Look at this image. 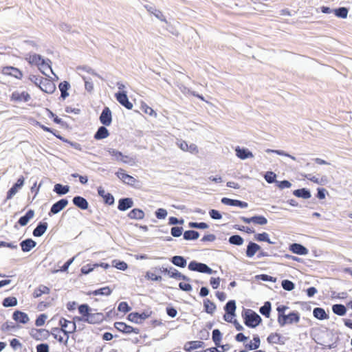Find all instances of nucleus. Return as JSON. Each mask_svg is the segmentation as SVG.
<instances>
[{
  "mask_svg": "<svg viewBox=\"0 0 352 352\" xmlns=\"http://www.w3.org/2000/svg\"><path fill=\"white\" fill-rule=\"evenodd\" d=\"M253 223L263 226L267 223V219L263 216H254Z\"/></svg>",
  "mask_w": 352,
  "mask_h": 352,
  "instance_id": "nucleus-55",
  "label": "nucleus"
},
{
  "mask_svg": "<svg viewBox=\"0 0 352 352\" xmlns=\"http://www.w3.org/2000/svg\"><path fill=\"white\" fill-rule=\"evenodd\" d=\"M277 321L280 327H284L288 324L287 314L278 316Z\"/></svg>",
  "mask_w": 352,
  "mask_h": 352,
  "instance_id": "nucleus-60",
  "label": "nucleus"
},
{
  "mask_svg": "<svg viewBox=\"0 0 352 352\" xmlns=\"http://www.w3.org/2000/svg\"><path fill=\"white\" fill-rule=\"evenodd\" d=\"M21 250L24 252H30L36 245V242L32 239H26L20 243Z\"/></svg>",
  "mask_w": 352,
  "mask_h": 352,
  "instance_id": "nucleus-18",
  "label": "nucleus"
},
{
  "mask_svg": "<svg viewBox=\"0 0 352 352\" xmlns=\"http://www.w3.org/2000/svg\"><path fill=\"white\" fill-rule=\"evenodd\" d=\"M112 292V290L109 287H104L92 292V294L94 296L104 295L109 296Z\"/></svg>",
  "mask_w": 352,
  "mask_h": 352,
  "instance_id": "nucleus-45",
  "label": "nucleus"
},
{
  "mask_svg": "<svg viewBox=\"0 0 352 352\" xmlns=\"http://www.w3.org/2000/svg\"><path fill=\"white\" fill-rule=\"evenodd\" d=\"M314 316L318 320H324L329 318V316L323 308L316 307L313 310Z\"/></svg>",
  "mask_w": 352,
  "mask_h": 352,
  "instance_id": "nucleus-30",
  "label": "nucleus"
},
{
  "mask_svg": "<svg viewBox=\"0 0 352 352\" xmlns=\"http://www.w3.org/2000/svg\"><path fill=\"white\" fill-rule=\"evenodd\" d=\"M31 336L36 340H41L47 339L50 336V332L45 329H32Z\"/></svg>",
  "mask_w": 352,
  "mask_h": 352,
  "instance_id": "nucleus-13",
  "label": "nucleus"
},
{
  "mask_svg": "<svg viewBox=\"0 0 352 352\" xmlns=\"http://www.w3.org/2000/svg\"><path fill=\"white\" fill-rule=\"evenodd\" d=\"M118 309L120 311L127 313L131 309V308L129 306L126 302H121L118 305Z\"/></svg>",
  "mask_w": 352,
  "mask_h": 352,
  "instance_id": "nucleus-62",
  "label": "nucleus"
},
{
  "mask_svg": "<svg viewBox=\"0 0 352 352\" xmlns=\"http://www.w3.org/2000/svg\"><path fill=\"white\" fill-rule=\"evenodd\" d=\"M5 307H14L17 305V299L15 297L5 298L2 302Z\"/></svg>",
  "mask_w": 352,
  "mask_h": 352,
  "instance_id": "nucleus-44",
  "label": "nucleus"
},
{
  "mask_svg": "<svg viewBox=\"0 0 352 352\" xmlns=\"http://www.w3.org/2000/svg\"><path fill=\"white\" fill-rule=\"evenodd\" d=\"M104 319V316L102 313H89L85 318H80V317H75L74 320L84 321L89 324H97L102 322Z\"/></svg>",
  "mask_w": 352,
  "mask_h": 352,
  "instance_id": "nucleus-3",
  "label": "nucleus"
},
{
  "mask_svg": "<svg viewBox=\"0 0 352 352\" xmlns=\"http://www.w3.org/2000/svg\"><path fill=\"white\" fill-rule=\"evenodd\" d=\"M228 241L232 245H235L239 246V245H243L244 240L240 235L234 234V235H232L229 238Z\"/></svg>",
  "mask_w": 352,
  "mask_h": 352,
  "instance_id": "nucleus-41",
  "label": "nucleus"
},
{
  "mask_svg": "<svg viewBox=\"0 0 352 352\" xmlns=\"http://www.w3.org/2000/svg\"><path fill=\"white\" fill-rule=\"evenodd\" d=\"M49 63H51V60L50 59H47V60H42V63H41L40 65L38 66L41 72L46 76H48L47 70H50L52 73H53V71Z\"/></svg>",
  "mask_w": 352,
  "mask_h": 352,
  "instance_id": "nucleus-34",
  "label": "nucleus"
},
{
  "mask_svg": "<svg viewBox=\"0 0 352 352\" xmlns=\"http://www.w3.org/2000/svg\"><path fill=\"white\" fill-rule=\"evenodd\" d=\"M265 179L266 180V182L269 184H272L274 182H276V175L272 172V171H268L265 173Z\"/></svg>",
  "mask_w": 352,
  "mask_h": 352,
  "instance_id": "nucleus-54",
  "label": "nucleus"
},
{
  "mask_svg": "<svg viewBox=\"0 0 352 352\" xmlns=\"http://www.w3.org/2000/svg\"><path fill=\"white\" fill-rule=\"evenodd\" d=\"M3 73L6 75H10L17 79H21L23 76L22 72L19 69L13 67H3Z\"/></svg>",
  "mask_w": 352,
  "mask_h": 352,
  "instance_id": "nucleus-16",
  "label": "nucleus"
},
{
  "mask_svg": "<svg viewBox=\"0 0 352 352\" xmlns=\"http://www.w3.org/2000/svg\"><path fill=\"white\" fill-rule=\"evenodd\" d=\"M108 152L111 155L115 157V159L118 161H120L121 157H123V154L120 151L114 148H109Z\"/></svg>",
  "mask_w": 352,
  "mask_h": 352,
  "instance_id": "nucleus-61",
  "label": "nucleus"
},
{
  "mask_svg": "<svg viewBox=\"0 0 352 352\" xmlns=\"http://www.w3.org/2000/svg\"><path fill=\"white\" fill-rule=\"evenodd\" d=\"M56 137L58 138L59 139L62 140L63 142H65L68 143L74 148H75L76 150H78V151H81L82 150L81 145L79 143L76 142H71V141H69L68 140L64 139L61 136L56 135Z\"/></svg>",
  "mask_w": 352,
  "mask_h": 352,
  "instance_id": "nucleus-57",
  "label": "nucleus"
},
{
  "mask_svg": "<svg viewBox=\"0 0 352 352\" xmlns=\"http://www.w3.org/2000/svg\"><path fill=\"white\" fill-rule=\"evenodd\" d=\"M12 318L20 323L26 324L29 321V317L27 314L16 310L13 313Z\"/></svg>",
  "mask_w": 352,
  "mask_h": 352,
  "instance_id": "nucleus-17",
  "label": "nucleus"
},
{
  "mask_svg": "<svg viewBox=\"0 0 352 352\" xmlns=\"http://www.w3.org/2000/svg\"><path fill=\"white\" fill-rule=\"evenodd\" d=\"M283 288L288 292H290L294 289V283L289 280H283L281 283Z\"/></svg>",
  "mask_w": 352,
  "mask_h": 352,
  "instance_id": "nucleus-50",
  "label": "nucleus"
},
{
  "mask_svg": "<svg viewBox=\"0 0 352 352\" xmlns=\"http://www.w3.org/2000/svg\"><path fill=\"white\" fill-rule=\"evenodd\" d=\"M48 227L46 222H39L33 230V235L36 237H40L44 234Z\"/></svg>",
  "mask_w": 352,
  "mask_h": 352,
  "instance_id": "nucleus-19",
  "label": "nucleus"
},
{
  "mask_svg": "<svg viewBox=\"0 0 352 352\" xmlns=\"http://www.w3.org/2000/svg\"><path fill=\"white\" fill-rule=\"evenodd\" d=\"M54 191L58 195H64L69 191V186L67 185H62L56 184L54 185Z\"/></svg>",
  "mask_w": 352,
  "mask_h": 352,
  "instance_id": "nucleus-33",
  "label": "nucleus"
},
{
  "mask_svg": "<svg viewBox=\"0 0 352 352\" xmlns=\"http://www.w3.org/2000/svg\"><path fill=\"white\" fill-rule=\"evenodd\" d=\"M115 97L118 102L124 107L126 109L131 110L133 108V104L129 100L126 91H118L115 94Z\"/></svg>",
  "mask_w": 352,
  "mask_h": 352,
  "instance_id": "nucleus-4",
  "label": "nucleus"
},
{
  "mask_svg": "<svg viewBox=\"0 0 352 352\" xmlns=\"http://www.w3.org/2000/svg\"><path fill=\"white\" fill-rule=\"evenodd\" d=\"M271 309V302L270 301H266L264 305L260 307L259 311L263 316L266 318H269L270 316Z\"/></svg>",
  "mask_w": 352,
  "mask_h": 352,
  "instance_id": "nucleus-37",
  "label": "nucleus"
},
{
  "mask_svg": "<svg viewBox=\"0 0 352 352\" xmlns=\"http://www.w3.org/2000/svg\"><path fill=\"white\" fill-rule=\"evenodd\" d=\"M169 277L172 278H175L176 280H182L187 282H190L191 279L186 276V275L182 274L175 268L170 267V272L169 274Z\"/></svg>",
  "mask_w": 352,
  "mask_h": 352,
  "instance_id": "nucleus-22",
  "label": "nucleus"
},
{
  "mask_svg": "<svg viewBox=\"0 0 352 352\" xmlns=\"http://www.w3.org/2000/svg\"><path fill=\"white\" fill-rule=\"evenodd\" d=\"M100 121L104 126H109L112 122V113L111 111L108 107H105L100 116Z\"/></svg>",
  "mask_w": 352,
  "mask_h": 352,
  "instance_id": "nucleus-11",
  "label": "nucleus"
},
{
  "mask_svg": "<svg viewBox=\"0 0 352 352\" xmlns=\"http://www.w3.org/2000/svg\"><path fill=\"white\" fill-rule=\"evenodd\" d=\"M209 214L210 217L214 220H219L222 218V215L220 212L214 209H211L209 211Z\"/></svg>",
  "mask_w": 352,
  "mask_h": 352,
  "instance_id": "nucleus-64",
  "label": "nucleus"
},
{
  "mask_svg": "<svg viewBox=\"0 0 352 352\" xmlns=\"http://www.w3.org/2000/svg\"><path fill=\"white\" fill-rule=\"evenodd\" d=\"M254 239L257 241H265L270 244H275L276 242L272 241L269 238V234L267 232L258 233L254 235Z\"/></svg>",
  "mask_w": 352,
  "mask_h": 352,
  "instance_id": "nucleus-38",
  "label": "nucleus"
},
{
  "mask_svg": "<svg viewBox=\"0 0 352 352\" xmlns=\"http://www.w3.org/2000/svg\"><path fill=\"white\" fill-rule=\"evenodd\" d=\"M39 88L45 93L52 94L56 90V85L49 79L43 78L40 80Z\"/></svg>",
  "mask_w": 352,
  "mask_h": 352,
  "instance_id": "nucleus-8",
  "label": "nucleus"
},
{
  "mask_svg": "<svg viewBox=\"0 0 352 352\" xmlns=\"http://www.w3.org/2000/svg\"><path fill=\"white\" fill-rule=\"evenodd\" d=\"M134 202L131 198L124 197L118 200V209L120 211H126L133 206Z\"/></svg>",
  "mask_w": 352,
  "mask_h": 352,
  "instance_id": "nucleus-12",
  "label": "nucleus"
},
{
  "mask_svg": "<svg viewBox=\"0 0 352 352\" xmlns=\"http://www.w3.org/2000/svg\"><path fill=\"white\" fill-rule=\"evenodd\" d=\"M96 267H98V263H95L93 265L87 264L86 265L82 266L80 270H81L82 274H88L91 272H92Z\"/></svg>",
  "mask_w": 352,
  "mask_h": 352,
  "instance_id": "nucleus-51",
  "label": "nucleus"
},
{
  "mask_svg": "<svg viewBox=\"0 0 352 352\" xmlns=\"http://www.w3.org/2000/svg\"><path fill=\"white\" fill-rule=\"evenodd\" d=\"M82 78L85 81V89L89 92L91 93L94 90V84L92 81L91 80V78H86L85 76H82Z\"/></svg>",
  "mask_w": 352,
  "mask_h": 352,
  "instance_id": "nucleus-56",
  "label": "nucleus"
},
{
  "mask_svg": "<svg viewBox=\"0 0 352 352\" xmlns=\"http://www.w3.org/2000/svg\"><path fill=\"white\" fill-rule=\"evenodd\" d=\"M12 98L16 101L28 102L30 99V96L25 91L22 93L14 92L12 95Z\"/></svg>",
  "mask_w": 352,
  "mask_h": 352,
  "instance_id": "nucleus-28",
  "label": "nucleus"
},
{
  "mask_svg": "<svg viewBox=\"0 0 352 352\" xmlns=\"http://www.w3.org/2000/svg\"><path fill=\"white\" fill-rule=\"evenodd\" d=\"M170 261L174 265L182 268L187 265L186 259L182 256H174L170 258Z\"/></svg>",
  "mask_w": 352,
  "mask_h": 352,
  "instance_id": "nucleus-25",
  "label": "nucleus"
},
{
  "mask_svg": "<svg viewBox=\"0 0 352 352\" xmlns=\"http://www.w3.org/2000/svg\"><path fill=\"white\" fill-rule=\"evenodd\" d=\"M288 324L298 323L300 320V314L297 311H292L287 314Z\"/></svg>",
  "mask_w": 352,
  "mask_h": 352,
  "instance_id": "nucleus-43",
  "label": "nucleus"
},
{
  "mask_svg": "<svg viewBox=\"0 0 352 352\" xmlns=\"http://www.w3.org/2000/svg\"><path fill=\"white\" fill-rule=\"evenodd\" d=\"M333 312L340 316H344L346 312V308L342 304H336L332 306Z\"/></svg>",
  "mask_w": 352,
  "mask_h": 352,
  "instance_id": "nucleus-35",
  "label": "nucleus"
},
{
  "mask_svg": "<svg viewBox=\"0 0 352 352\" xmlns=\"http://www.w3.org/2000/svg\"><path fill=\"white\" fill-rule=\"evenodd\" d=\"M335 15L339 18L346 19L348 14V9L345 7H340L333 10Z\"/></svg>",
  "mask_w": 352,
  "mask_h": 352,
  "instance_id": "nucleus-42",
  "label": "nucleus"
},
{
  "mask_svg": "<svg viewBox=\"0 0 352 352\" xmlns=\"http://www.w3.org/2000/svg\"><path fill=\"white\" fill-rule=\"evenodd\" d=\"M151 313V311H150V313L144 311L141 314L132 312L127 316V319L133 322L140 323L142 320L148 318L150 316Z\"/></svg>",
  "mask_w": 352,
  "mask_h": 352,
  "instance_id": "nucleus-10",
  "label": "nucleus"
},
{
  "mask_svg": "<svg viewBox=\"0 0 352 352\" xmlns=\"http://www.w3.org/2000/svg\"><path fill=\"white\" fill-rule=\"evenodd\" d=\"M115 328L122 333H135L136 334L140 333V329L138 328H134L131 326H129L126 324V323L123 322H116L114 323Z\"/></svg>",
  "mask_w": 352,
  "mask_h": 352,
  "instance_id": "nucleus-5",
  "label": "nucleus"
},
{
  "mask_svg": "<svg viewBox=\"0 0 352 352\" xmlns=\"http://www.w3.org/2000/svg\"><path fill=\"white\" fill-rule=\"evenodd\" d=\"M34 216V211L33 210H29L24 216H22L19 218L18 221V223L21 226H26L30 219H32Z\"/></svg>",
  "mask_w": 352,
  "mask_h": 352,
  "instance_id": "nucleus-24",
  "label": "nucleus"
},
{
  "mask_svg": "<svg viewBox=\"0 0 352 352\" xmlns=\"http://www.w3.org/2000/svg\"><path fill=\"white\" fill-rule=\"evenodd\" d=\"M261 250V246L252 241L249 242L246 249V256L251 258L254 256L256 252Z\"/></svg>",
  "mask_w": 352,
  "mask_h": 352,
  "instance_id": "nucleus-21",
  "label": "nucleus"
},
{
  "mask_svg": "<svg viewBox=\"0 0 352 352\" xmlns=\"http://www.w3.org/2000/svg\"><path fill=\"white\" fill-rule=\"evenodd\" d=\"M127 216L131 219L141 220L144 218L145 214L142 210L134 208L128 213Z\"/></svg>",
  "mask_w": 352,
  "mask_h": 352,
  "instance_id": "nucleus-23",
  "label": "nucleus"
},
{
  "mask_svg": "<svg viewBox=\"0 0 352 352\" xmlns=\"http://www.w3.org/2000/svg\"><path fill=\"white\" fill-rule=\"evenodd\" d=\"M109 135L108 129L104 126H100L96 133L94 134V138L96 140H102L107 138Z\"/></svg>",
  "mask_w": 352,
  "mask_h": 352,
  "instance_id": "nucleus-27",
  "label": "nucleus"
},
{
  "mask_svg": "<svg viewBox=\"0 0 352 352\" xmlns=\"http://www.w3.org/2000/svg\"><path fill=\"white\" fill-rule=\"evenodd\" d=\"M167 214H168V212H167L166 210H165L164 208H159L155 212L156 217L159 219H165L167 216Z\"/></svg>",
  "mask_w": 352,
  "mask_h": 352,
  "instance_id": "nucleus-59",
  "label": "nucleus"
},
{
  "mask_svg": "<svg viewBox=\"0 0 352 352\" xmlns=\"http://www.w3.org/2000/svg\"><path fill=\"white\" fill-rule=\"evenodd\" d=\"M191 271L199 272L207 274H212L215 272L205 263H199L196 261L190 262L188 266Z\"/></svg>",
  "mask_w": 352,
  "mask_h": 352,
  "instance_id": "nucleus-2",
  "label": "nucleus"
},
{
  "mask_svg": "<svg viewBox=\"0 0 352 352\" xmlns=\"http://www.w3.org/2000/svg\"><path fill=\"white\" fill-rule=\"evenodd\" d=\"M183 228L175 226L173 227L170 230V234L174 237H179L182 234Z\"/></svg>",
  "mask_w": 352,
  "mask_h": 352,
  "instance_id": "nucleus-58",
  "label": "nucleus"
},
{
  "mask_svg": "<svg viewBox=\"0 0 352 352\" xmlns=\"http://www.w3.org/2000/svg\"><path fill=\"white\" fill-rule=\"evenodd\" d=\"M293 195L297 197L302 198L305 199H309L311 196L310 190L305 188L294 190Z\"/></svg>",
  "mask_w": 352,
  "mask_h": 352,
  "instance_id": "nucleus-26",
  "label": "nucleus"
},
{
  "mask_svg": "<svg viewBox=\"0 0 352 352\" xmlns=\"http://www.w3.org/2000/svg\"><path fill=\"white\" fill-rule=\"evenodd\" d=\"M50 289L45 285H40L34 292V297H40L43 294H49Z\"/></svg>",
  "mask_w": 352,
  "mask_h": 352,
  "instance_id": "nucleus-46",
  "label": "nucleus"
},
{
  "mask_svg": "<svg viewBox=\"0 0 352 352\" xmlns=\"http://www.w3.org/2000/svg\"><path fill=\"white\" fill-rule=\"evenodd\" d=\"M221 340V333L218 329H215L212 331V340L217 346H220V342Z\"/></svg>",
  "mask_w": 352,
  "mask_h": 352,
  "instance_id": "nucleus-49",
  "label": "nucleus"
},
{
  "mask_svg": "<svg viewBox=\"0 0 352 352\" xmlns=\"http://www.w3.org/2000/svg\"><path fill=\"white\" fill-rule=\"evenodd\" d=\"M236 302L234 300H229L224 307L226 313L228 315L235 316Z\"/></svg>",
  "mask_w": 352,
  "mask_h": 352,
  "instance_id": "nucleus-29",
  "label": "nucleus"
},
{
  "mask_svg": "<svg viewBox=\"0 0 352 352\" xmlns=\"http://www.w3.org/2000/svg\"><path fill=\"white\" fill-rule=\"evenodd\" d=\"M116 174L120 179H121L124 184L127 185L133 186L137 182L135 178L129 174L125 173L124 170L122 168H120Z\"/></svg>",
  "mask_w": 352,
  "mask_h": 352,
  "instance_id": "nucleus-9",
  "label": "nucleus"
},
{
  "mask_svg": "<svg viewBox=\"0 0 352 352\" xmlns=\"http://www.w3.org/2000/svg\"><path fill=\"white\" fill-rule=\"evenodd\" d=\"M25 178L21 176L16 182L8 191L6 199H11L24 185Z\"/></svg>",
  "mask_w": 352,
  "mask_h": 352,
  "instance_id": "nucleus-6",
  "label": "nucleus"
},
{
  "mask_svg": "<svg viewBox=\"0 0 352 352\" xmlns=\"http://www.w3.org/2000/svg\"><path fill=\"white\" fill-rule=\"evenodd\" d=\"M47 318V316L45 314H42L39 315L35 321L36 326L41 327V326L43 325Z\"/></svg>",
  "mask_w": 352,
  "mask_h": 352,
  "instance_id": "nucleus-63",
  "label": "nucleus"
},
{
  "mask_svg": "<svg viewBox=\"0 0 352 352\" xmlns=\"http://www.w3.org/2000/svg\"><path fill=\"white\" fill-rule=\"evenodd\" d=\"M73 204L81 210H87L89 207V203L87 199L81 196H76L72 199Z\"/></svg>",
  "mask_w": 352,
  "mask_h": 352,
  "instance_id": "nucleus-14",
  "label": "nucleus"
},
{
  "mask_svg": "<svg viewBox=\"0 0 352 352\" xmlns=\"http://www.w3.org/2000/svg\"><path fill=\"white\" fill-rule=\"evenodd\" d=\"M242 317L245 324L250 328H255L262 322L261 316L252 309H244Z\"/></svg>",
  "mask_w": 352,
  "mask_h": 352,
  "instance_id": "nucleus-1",
  "label": "nucleus"
},
{
  "mask_svg": "<svg viewBox=\"0 0 352 352\" xmlns=\"http://www.w3.org/2000/svg\"><path fill=\"white\" fill-rule=\"evenodd\" d=\"M68 200L66 199H61L56 201L52 206L48 215L52 216L58 214L68 205Z\"/></svg>",
  "mask_w": 352,
  "mask_h": 352,
  "instance_id": "nucleus-7",
  "label": "nucleus"
},
{
  "mask_svg": "<svg viewBox=\"0 0 352 352\" xmlns=\"http://www.w3.org/2000/svg\"><path fill=\"white\" fill-rule=\"evenodd\" d=\"M90 311L91 309L87 304H82L78 307V311L82 316V317H80V318H86L87 316L89 314Z\"/></svg>",
  "mask_w": 352,
  "mask_h": 352,
  "instance_id": "nucleus-47",
  "label": "nucleus"
},
{
  "mask_svg": "<svg viewBox=\"0 0 352 352\" xmlns=\"http://www.w3.org/2000/svg\"><path fill=\"white\" fill-rule=\"evenodd\" d=\"M204 307L205 311L210 314H212L216 309L215 304L209 299H205L204 300Z\"/></svg>",
  "mask_w": 352,
  "mask_h": 352,
  "instance_id": "nucleus-36",
  "label": "nucleus"
},
{
  "mask_svg": "<svg viewBox=\"0 0 352 352\" xmlns=\"http://www.w3.org/2000/svg\"><path fill=\"white\" fill-rule=\"evenodd\" d=\"M282 337L277 333H272L267 338V340L270 344H284V342L281 340Z\"/></svg>",
  "mask_w": 352,
  "mask_h": 352,
  "instance_id": "nucleus-32",
  "label": "nucleus"
},
{
  "mask_svg": "<svg viewBox=\"0 0 352 352\" xmlns=\"http://www.w3.org/2000/svg\"><path fill=\"white\" fill-rule=\"evenodd\" d=\"M112 265H113V267H115L117 269L123 270V271L126 270L127 267H128L127 264L125 262L117 261V260L113 261Z\"/></svg>",
  "mask_w": 352,
  "mask_h": 352,
  "instance_id": "nucleus-53",
  "label": "nucleus"
},
{
  "mask_svg": "<svg viewBox=\"0 0 352 352\" xmlns=\"http://www.w3.org/2000/svg\"><path fill=\"white\" fill-rule=\"evenodd\" d=\"M58 87L61 92L60 97L65 100L69 96L67 91L70 88V85L67 81H63L59 84Z\"/></svg>",
  "mask_w": 352,
  "mask_h": 352,
  "instance_id": "nucleus-31",
  "label": "nucleus"
},
{
  "mask_svg": "<svg viewBox=\"0 0 352 352\" xmlns=\"http://www.w3.org/2000/svg\"><path fill=\"white\" fill-rule=\"evenodd\" d=\"M235 151L236 156L241 160H245L253 157L252 153L245 148H240L239 146H237Z\"/></svg>",
  "mask_w": 352,
  "mask_h": 352,
  "instance_id": "nucleus-20",
  "label": "nucleus"
},
{
  "mask_svg": "<svg viewBox=\"0 0 352 352\" xmlns=\"http://www.w3.org/2000/svg\"><path fill=\"white\" fill-rule=\"evenodd\" d=\"M188 226L192 228H197V229H207L208 228V225L205 222H190L188 223Z\"/></svg>",
  "mask_w": 352,
  "mask_h": 352,
  "instance_id": "nucleus-52",
  "label": "nucleus"
},
{
  "mask_svg": "<svg viewBox=\"0 0 352 352\" xmlns=\"http://www.w3.org/2000/svg\"><path fill=\"white\" fill-rule=\"evenodd\" d=\"M253 340L254 342H250V343L245 344V348L248 349V350H255L259 347L261 340L258 336H254L253 338Z\"/></svg>",
  "mask_w": 352,
  "mask_h": 352,
  "instance_id": "nucleus-40",
  "label": "nucleus"
},
{
  "mask_svg": "<svg viewBox=\"0 0 352 352\" xmlns=\"http://www.w3.org/2000/svg\"><path fill=\"white\" fill-rule=\"evenodd\" d=\"M289 250L299 255H305L308 253V250L304 245L296 243L289 245Z\"/></svg>",
  "mask_w": 352,
  "mask_h": 352,
  "instance_id": "nucleus-15",
  "label": "nucleus"
},
{
  "mask_svg": "<svg viewBox=\"0 0 352 352\" xmlns=\"http://www.w3.org/2000/svg\"><path fill=\"white\" fill-rule=\"evenodd\" d=\"M199 236V233L197 231L192 230H186L184 233V239L185 240H196Z\"/></svg>",
  "mask_w": 352,
  "mask_h": 352,
  "instance_id": "nucleus-39",
  "label": "nucleus"
},
{
  "mask_svg": "<svg viewBox=\"0 0 352 352\" xmlns=\"http://www.w3.org/2000/svg\"><path fill=\"white\" fill-rule=\"evenodd\" d=\"M44 60L45 59H43L41 55L34 54L30 56L29 63L31 64H35V65H37L38 66H39L41 63H42V60Z\"/></svg>",
  "mask_w": 352,
  "mask_h": 352,
  "instance_id": "nucleus-48",
  "label": "nucleus"
}]
</instances>
